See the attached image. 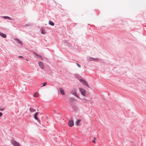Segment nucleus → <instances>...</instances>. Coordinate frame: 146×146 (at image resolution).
<instances>
[{
    "mask_svg": "<svg viewBox=\"0 0 146 146\" xmlns=\"http://www.w3.org/2000/svg\"><path fill=\"white\" fill-rule=\"evenodd\" d=\"M79 90L81 94L83 96H85L86 95V91L83 88H79Z\"/></svg>",
    "mask_w": 146,
    "mask_h": 146,
    "instance_id": "nucleus-1",
    "label": "nucleus"
},
{
    "mask_svg": "<svg viewBox=\"0 0 146 146\" xmlns=\"http://www.w3.org/2000/svg\"><path fill=\"white\" fill-rule=\"evenodd\" d=\"M11 143L14 146H20V144L17 141L14 140H12L11 141Z\"/></svg>",
    "mask_w": 146,
    "mask_h": 146,
    "instance_id": "nucleus-2",
    "label": "nucleus"
},
{
    "mask_svg": "<svg viewBox=\"0 0 146 146\" xmlns=\"http://www.w3.org/2000/svg\"><path fill=\"white\" fill-rule=\"evenodd\" d=\"M80 82H81L84 86H87L89 88V87L88 84H87V82L84 80L82 79H81L80 80Z\"/></svg>",
    "mask_w": 146,
    "mask_h": 146,
    "instance_id": "nucleus-3",
    "label": "nucleus"
},
{
    "mask_svg": "<svg viewBox=\"0 0 146 146\" xmlns=\"http://www.w3.org/2000/svg\"><path fill=\"white\" fill-rule=\"evenodd\" d=\"M72 93L77 97L79 98V96L77 95L76 90L75 89H73L71 91Z\"/></svg>",
    "mask_w": 146,
    "mask_h": 146,
    "instance_id": "nucleus-4",
    "label": "nucleus"
},
{
    "mask_svg": "<svg viewBox=\"0 0 146 146\" xmlns=\"http://www.w3.org/2000/svg\"><path fill=\"white\" fill-rule=\"evenodd\" d=\"M68 125L70 127L73 126L74 125L73 121L71 120H69L68 123Z\"/></svg>",
    "mask_w": 146,
    "mask_h": 146,
    "instance_id": "nucleus-5",
    "label": "nucleus"
},
{
    "mask_svg": "<svg viewBox=\"0 0 146 146\" xmlns=\"http://www.w3.org/2000/svg\"><path fill=\"white\" fill-rule=\"evenodd\" d=\"M38 64L39 66L41 68L44 69V67L43 63L42 62H38Z\"/></svg>",
    "mask_w": 146,
    "mask_h": 146,
    "instance_id": "nucleus-6",
    "label": "nucleus"
},
{
    "mask_svg": "<svg viewBox=\"0 0 146 146\" xmlns=\"http://www.w3.org/2000/svg\"><path fill=\"white\" fill-rule=\"evenodd\" d=\"M59 90L60 93L62 94L63 95H64V94L65 93L64 90L62 88H60Z\"/></svg>",
    "mask_w": 146,
    "mask_h": 146,
    "instance_id": "nucleus-7",
    "label": "nucleus"
},
{
    "mask_svg": "<svg viewBox=\"0 0 146 146\" xmlns=\"http://www.w3.org/2000/svg\"><path fill=\"white\" fill-rule=\"evenodd\" d=\"M38 113L39 112H37L35 114L34 118L36 120H38V118L37 117V115Z\"/></svg>",
    "mask_w": 146,
    "mask_h": 146,
    "instance_id": "nucleus-8",
    "label": "nucleus"
},
{
    "mask_svg": "<svg viewBox=\"0 0 146 146\" xmlns=\"http://www.w3.org/2000/svg\"><path fill=\"white\" fill-rule=\"evenodd\" d=\"M0 35L3 38H6V35L5 34L0 32Z\"/></svg>",
    "mask_w": 146,
    "mask_h": 146,
    "instance_id": "nucleus-9",
    "label": "nucleus"
},
{
    "mask_svg": "<svg viewBox=\"0 0 146 146\" xmlns=\"http://www.w3.org/2000/svg\"><path fill=\"white\" fill-rule=\"evenodd\" d=\"M29 111L31 112H33L36 111V110L32 108H30L29 109Z\"/></svg>",
    "mask_w": 146,
    "mask_h": 146,
    "instance_id": "nucleus-10",
    "label": "nucleus"
},
{
    "mask_svg": "<svg viewBox=\"0 0 146 146\" xmlns=\"http://www.w3.org/2000/svg\"><path fill=\"white\" fill-rule=\"evenodd\" d=\"M3 17V18L5 19H9V20H11V18H10V17H9L3 16V17Z\"/></svg>",
    "mask_w": 146,
    "mask_h": 146,
    "instance_id": "nucleus-11",
    "label": "nucleus"
},
{
    "mask_svg": "<svg viewBox=\"0 0 146 146\" xmlns=\"http://www.w3.org/2000/svg\"><path fill=\"white\" fill-rule=\"evenodd\" d=\"M81 120L80 119H78L76 121V125H79V123L81 121Z\"/></svg>",
    "mask_w": 146,
    "mask_h": 146,
    "instance_id": "nucleus-12",
    "label": "nucleus"
},
{
    "mask_svg": "<svg viewBox=\"0 0 146 146\" xmlns=\"http://www.w3.org/2000/svg\"><path fill=\"white\" fill-rule=\"evenodd\" d=\"M38 92L35 93L34 94V96L35 97L37 98L38 96Z\"/></svg>",
    "mask_w": 146,
    "mask_h": 146,
    "instance_id": "nucleus-13",
    "label": "nucleus"
},
{
    "mask_svg": "<svg viewBox=\"0 0 146 146\" xmlns=\"http://www.w3.org/2000/svg\"><path fill=\"white\" fill-rule=\"evenodd\" d=\"M49 24L52 25V26H54V23H53V22H52V21H49Z\"/></svg>",
    "mask_w": 146,
    "mask_h": 146,
    "instance_id": "nucleus-14",
    "label": "nucleus"
},
{
    "mask_svg": "<svg viewBox=\"0 0 146 146\" xmlns=\"http://www.w3.org/2000/svg\"><path fill=\"white\" fill-rule=\"evenodd\" d=\"M17 40L19 44H20L21 45L22 44V42L20 40L18 39H17Z\"/></svg>",
    "mask_w": 146,
    "mask_h": 146,
    "instance_id": "nucleus-15",
    "label": "nucleus"
},
{
    "mask_svg": "<svg viewBox=\"0 0 146 146\" xmlns=\"http://www.w3.org/2000/svg\"><path fill=\"white\" fill-rule=\"evenodd\" d=\"M34 54L36 56H37L38 58H41V57L40 55H38L36 53H35Z\"/></svg>",
    "mask_w": 146,
    "mask_h": 146,
    "instance_id": "nucleus-16",
    "label": "nucleus"
},
{
    "mask_svg": "<svg viewBox=\"0 0 146 146\" xmlns=\"http://www.w3.org/2000/svg\"><path fill=\"white\" fill-rule=\"evenodd\" d=\"M96 138L94 137V140L92 141V142L94 143H96L95 140H96Z\"/></svg>",
    "mask_w": 146,
    "mask_h": 146,
    "instance_id": "nucleus-17",
    "label": "nucleus"
},
{
    "mask_svg": "<svg viewBox=\"0 0 146 146\" xmlns=\"http://www.w3.org/2000/svg\"><path fill=\"white\" fill-rule=\"evenodd\" d=\"M46 82H44L42 83V84H43L42 87L44 86H46Z\"/></svg>",
    "mask_w": 146,
    "mask_h": 146,
    "instance_id": "nucleus-18",
    "label": "nucleus"
},
{
    "mask_svg": "<svg viewBox=\"0 0 146 146\" xmlns=\"http://www.w3.org/2000/svg\"><path fill=\"white\" fill-rule=\"evenodd\" d=\"M92 58V60H93V61H95V60L98 61V58H96V59H95V58Z\"/></svg>",
    "mask_w": 146,
    "mask_h": 146,
    "instance_id": "nucleus-19",
    "label": "nucleus"
},
{
    "mask_svg": "<svg viewBox=\"0 0 146 146\" xmlns=\"http://www.w3.org/2000/svg\"><path fill=\"white\" fill-rule=\"evenodd\" d=\"M41 33L42 34H44L45 33V32L44 30H42V31Z\"/></svg>",
    "mask_w": 146,
    "mask_h": 146,
    "instance_id": "nucleus-20",
    "label": "nucleus"
},
{
    "mask_svg": "<svg viewBox=\"0 0 146 146\" xmlns=\"http://www.w3.org/2000/svg\"><path fill=\"white\" fill-rule=\"evenodd\" d=\"M39 122V123L40 124H41V122L39 119H38V120H37Z\"/></svg>",
    "mask_w": 146,
    "mask_h": 146,
    "instance_id": "nucleus-21",
    "label": "nucleus"
},
{
    "mask_svg": "<svg viewBox=\"0 0 146 146\" xmlns=\"http://www.w3.org/2000/svg\"><path fill=\"white\" fill-rule=\"evenodd\" d=\"M2 113L0 112V117H1L2 116Z\"/></svg>",
    "mask_w": 146,
    "mask_h": 146,
    "instance_id": "nucleus-22",
    "label": "nucleus"
},
{
    "mask_svg": "<svg viewBox=\"0 0 146 146\" xmlns=\"http://www.w3.org/2000/svg\"><path fill=\"white\" fill-rule=\"evenodd\" d=\"M77 66H78L80 68L81 67V66H80L78 64H77Z\"/></svg>",
    "mask_w": 146,
    "mask_h": 146,
    "instance_id": "nucleus-23",
    "label": "nucleus"
},
{
    "mask_svg": "<svg viewBox=\"0 0 146 146\" xmlns=\"http://www.w3.org/2000/svg\"><path fill=\"white\" fill-rule=\"evenodd\" d=\"M19 58H23V57L22 56H19Z\"/></svg>",
    "mask_w": 146,
    "mask_h": 146,
    "instance_id": "nucleus-24",
    "label": "nucleus"
},
{
    "mask_svg": "<svg viewBox=\"0 0 146 146\" xmlns=\"http://www.w3.org/2000/svg\"><path fill=\"white\" fill-rule=\"evenodd\" d=\"M3 110H4V109H0V111H3Z\"/></svg>",
    "mask_w": 146,
    "mask_h": 146,
    "instance_id": "nucleus-25",
    "label": "nucleus"
},
{
    "mask_svg": "<svg viewBox=\"0 0 146 146\" xmlns=\"http://www.w3.org/2000/svg\"><path fill=\"white\" fill-rule=\"evenodd\" d=\"M26 60L27 61H28V60L27 59H26Z\"/></svg>",
    "mask_w": 146,
    "mask_h": 146,
    "instance_id": "nucleus-26",
    "label": "nucleus"
}]
</instances>
